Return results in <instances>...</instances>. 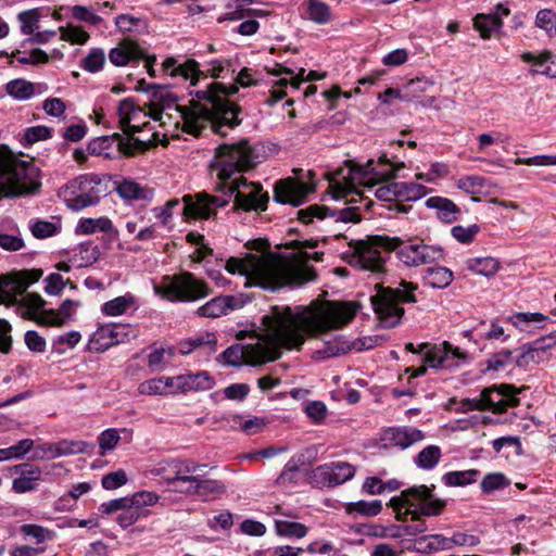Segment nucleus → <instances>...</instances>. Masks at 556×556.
I'll return each instance as SVG.
<instances>
[{
	"label": "nucleus",
	"mask_w": 556,
	"mask_h": 556,
	"mask_svg": "<svg viewBox=\"0 0 556 556\" xmlns=\"http://www.w3.org/2000/svg\"><path fill=\"white\" fill-rule=\"evenodd\" d=\"M358 305L327 301L315 309L294 313L289 306H274L262 317V331L255 343L233 344L223 352L229 366H257L281 356V349H300L305 336L317 337L350 324Z\"/></svg>",
	"instance_id": "1"
},
{
	"label": "nucleus",
	"mask_w": 556,
	"mask_h": 556,
	"mask_svg": "<svg viewBox=\"0 0 556 556\" xmlns=\"http://www.w3.org/2000/svg\"><path fill=\"white\" fill-rule=\"evenodd\" d=\"M256 85V80L252 78L251 70L243 67L236 77V84L226 87L222 83H211L203 90H197L190 94L193 98L188 105H176L180 114L182 131L198 137L210 126L211 129L220 135L226 136L224 128H235L239 126L242 119L239 117L242 110L229 97L236 94L239 86L249 87Z\"/></svg>",
	"instance_id": "2"
},
{
	"label": "nucleus",
	"mask_w": 556,
	"mask_h": 556,
	"mask_svg": "<svg viewBox=\"0 0 556 556\" xmlns=\"http://www.w3.org/2000/svg\"><path fill=\"white\" fill-rule=\"evenodd\" d=\"M350 247L353 252L349 263L374 274L384 273L389 251L395 249L397 257L406 266H420L444 258V250L439 245L418 241L401 244L399 238L375 237L369 241H351Z\"/></svg>",
	"instance_id": "3"
},
{
	"label": "nucleus",
	"mask_w": 556,
	"mask_h": 556,
	"mask_svg": "<svg viewBox=\"0 0 556 556\" xmlns=\"http://www.w3.org/2000/svg\"><path fill=\"white\" fill-rule=\"evenodd\" d=\"M225 268L247 277V283L275 291L285 286H302L316 278L313 267L290 265L271 258L251 255L245 260L229 257Z\"/></svg>",
	"instance_id": "4"
},
{
	"label": "nucleus",
	"mask_w": 556,
	"mask_h": 556,
	"mask_svg": "<svg viewBox=\"0 0 556 556\" xmlns=\"http://www.w3.org/2000/svg\"><path fill=\"white\" fill-rule=\"evenodd\" d=\"M404 166L403 162H391L386 154L379 156L378 161L368 160L364 165L348 161L346 174L342 169L338 173L340 178L330 181L332 197L342 199L350 193L359 194L356 190L357 186L374 187L379 182L390 180Z\"/></svg>",
	"instance_id": "5"
},
{
	"label": "nucleus",
	"mask_w": 556,
	"mask_h": 556,
	"mask_svg": "<svg viewBox=\"0 0 556 556\" xmlns=\"http://www.w3.org/2000/svg\"><path fill=\"white\" fill-rule=\"evenodd\" d=\"M41 184L38 168L0 147V200L36 193Z\"/></svg>",
	"instance_id": "6"
},
{
	"label": "nucleus",
	"mask_w": 556,
	"mask_h": 556,
	"mask_svg": "<svg viewBox=\"0 0 556 556\" xmlns=\"http://www.w3.org/2000/svg\"><path fill=\"white\" fill-rule=\"evenodd\" d=\"M375 289L376 294L370 296V302L377 317L388 328L395 327L404 315L401 303L417 302L415 291L418 286L413 282L402 280L396 288L377 283Z\"/></svg>",
	"instance_id": "7"
},
{
	"label": "nucleus",
	"mask_w": 556,
	"mask_h": 556,
	"mask_svg": "<svg viewBox=\"0 0 556 556\" xmlns=\"http://www.w3.org/2000/svg\"><path fill=\"white\" fill-rule=\"evenodd\" d=\"M261 162V149L242 139L237 143L220 144L216 149L213 167L220 180H228L232 175L247 172Z\"/></svg>",
	"instance_id": "8"
},
{
	"label": "nucleus",
	"mask_w": 556,
	"mask_h": 556,
	"mask_svg": "<svg viewBox=\"0 0 556 556\" xmlns=\"http://www.w3.org/2000/svg\"><path fill=\"white\" fill-rule=\"evenodd\" d=\"M517 393L516 388L510 384L486 388L479 397L466 400L464 406L467 409L490 410L495 417H485V419L495 424H505L511 421L515 416L508 412V408L517 407L520 403Z\"/></svg>",
	"instance_id": "9"
},
{
	"label": "nucleus",
	"mask_w": 556,
	"mask_h": 556,
	"mask_svg": "<svg viewBox=\"0 0 556 556\" xmlns=\"http://www.w3.org/2000/svg\"><path fill=\"white\" fill-rule=\"evenodd\" d=\"M315 462V457L311 454L292 456L277 478V482L279 484L296 483L300 476H306L308 483L315 488H332L330 464L312 468Z\"/></svg>",
	"instance_id": "10"
},
{
	"label": "nucleus",
	"mask_w": 556,
	"mask_h": 556,
	"mask_svg": "<svg viewBox=\"0 0 556 556\" xmlns=\"http://www.w3.org/2000/svg\"><path fill=\"white\" fill-rule=\"evenodd\" d=\"M102 180L94 174L80 175L60 189L59 195L68 208L80 211L99 203L104 192Z\"/></svg>",
	"instance_id": "11"
},
{
	"label": "nucleus",
	"mask_w": 556,
	"mask_h": 556,
	"mask_svg": "<svg viewBox=\"0 0 556 556\" xmlns=\"http://www.w3.org/2000/svg\"><path fill=\"white\" fill-rule=\"evenodd\" d=\"M163 70L172 77H181L189 80L191 86H195L201 78L224 77L223 73L226 68L231 66L230 60L213 59L205 63V70L200 68V63L194 59H188L184 63H178L175 58H167L163 64Z\"/></svg>",
	"instance_id": "12"
},
{
	"label": "nucleus",
	"mask_w": 556,
	"mask_h": 556,
	"mask_svg": "<svg viewBox=\"0 0 556 556\" xmlns=\"http://www.w3.org/2000/svg\"><path fill=\"white\" fill-rule=\"evenodd\" d=\"M445 504V501L433 496L432 489L421 484L402 491L401 495L393 496L388 505L397 513L396 517L400 519L403 507L419 508L422 516H438L442 513Z\"/></svg>",
	"instance_id": "13"
},
{
	"label": "nucleus",
	"mask_w": 556,
	"mask_h": 556,
	"mask_svg": "<svg viewBox=\"0 0 556 556\" xmlns=\"http://www.w3.org/2000/svg\"><path fill=\"white\" fill-rule=\"evenodd\" d=\"M166 279L168 282L162 288V294L170 302H194L211 293L207 283L189 271Z\"/></svg>",
	"instance_id": "14"
},
{
	"label": "nucleus",
	"mask_w": 556,
	"mask_h": 556,
	"mask_svg": "<svg viewBox=\"0 0 556 556\" xmlns=\"http://www.w3.org/2000/svg\"><path fill=\"white\" fill-rule=\"evenodd\" d=\"M229 190L235 193L237 210L255 213L267 210L269 194L260 182H249L244 177H240L231 182Z\"/></svg>",
	"instance_id": "15"
},
{
	"label": "nucleus",
	"mask_w": 556,
	"mask_h": 556,
	"mask_svg": "<svg viewBox=\"0 0 556 556\" xmlns=\"http://www.w3.org/2000/svg\"><path fill=\"white\" fill-rule=\"evenodd\" d=\"M420 352L424 362L431 368L458 367L468 362V354L447 341L440 344L421 343Z\"/></svg>",
	"instance_id": "16"
},
{
	"label": "nucleus",
	"mask_w": 556,
	"mask_h": 556,
	"mask_svg": "<svg viewBox=\"0 0 556 556\" xmlns=\"http://www.w3.org/2000/svg\"><path fill=\"white\" fill-rule=\"evenodd\" d=\"M116 142L118 151L127 156H132L137 151H143L147 143L138 138H125L119 134L113 136H103L92 139L87 147V152L91 155L111 157V147Z\"/></svg>",
	"instance_id": "17"
},
{
	"label": "nucleus",
	"mask_w": 556,
	"mask_h": 556,
	"mask_svg": "<svg viewBox=\"0 0 556 556\" xmlns=\"http://www.w3.org/2000/svg\"><path fill=\"white\" fill-rule=\"evenodd\" d=\"M181 201L184 203L182 215L194 219H207L215 215L218 207H224L228 203L223 197L208 195L205 192H199L194 195L186 194Z\"/></svg>",
	"instance_id": "18"
},
{
	"label": "nucleus",
	"mask_w": 556,
	"mask_h": 556,
	"mask_svg": "<svg viewBox=\"0 0 556 556\" xmlns=\"http://www.w3.org/2000/svg\"><path fill=\"white\" fill-rule=\"evenodd\" d=\"M35 448V452H85L87 450H93V443H87L84 441L75 440H62L55 443H37L30 439H23L16 444L0 448V452H30Z\"/></svg>",
	"instance_id": "19"
},
{
	"label": "nucleus",
	"mask_w": 556,
	"mask_h": 556,
	"mask_svg": "<svg viewBox=\"0 0 556 556\" xmlns=\"http://www.w3.org/2000/svg\"><path fill=\"white\" fill-rule=\"evenodd\" d=\"M119 128L126 135L125 138H134V134L141 131L149 122L142 119L148 117V114L131 99H124L118 104Z\"/></svg>",
	"instance_id": "20"
},
{
	"label": "nucleus",
	"mask_w": 556,
	"mask_h": 556,
	"mask_svg": "<svg viewBox=\"0 0 556 556\" xmlns=\"http://www.w3.org/2000/svg\"><path fill=\"white\" fill-rule=\"evenodd\" d=\"M327 216L334 217L337 222L358 223L361 215L356 207H345L338 212H331L328 207L319 204H312L305 208L298 211V218L303 224H311L315 219L323 220Z\"/></svg>",
	"instance_id": "21"
},
{
	"label": "nucleus",
	"mask_w": 556,
	"mask_h": 556,
	"mask_svg": "<svg viewBox=\"0 0 556 556\" xmlns=\"http://www.w3.org/2000/svg\"><path fill=\"white\" fill-rule=\"evenodd\" d=\"M159 501V495L150 491L136 492L130 496L128 507L123 508L116 517V522L126 529L132 526L140 518L142 508L146 506H152Z\"/></svg>",
	"instance_id": "22"
},
{
	"label": "nucleus",
	"mask_w": 556,
	"mask_h": 556,
	"mask_svg": "<svg viewBox=\"0 0 556 556\" xmlns=\"http://www.w3.org/2000/svg\"><path fill=\"white\" fill-rule=\"evenodd\" d=\"M424 439V433L415 428H389L381 432L379 443L380 450L397 447L405 450Z\"/></svg>",
	"instance_id": "23"
},
{
	"label": "nucleus",
	"mask_w": 556,
	"mask_h": 556,
	"mask_svg": "<svg viewBox=\"0 0 556 556\" xmlns=\"http://www.w3.org/2000/svg\"><path fill=\"white\" fill-rule=\"evenodd\" d=\"M309 190L308 187L293 178L278 180L274 188V200L281 204L301 205Z\"/></svg>",
	"instance_id": "24"
},
{
	"label": "nucleus",
	"mask_w": 556,
	"mask_h": 556,
	"mask_svg": "<svg viewBox=\"0 0 556 556\" xmlns=\"http://www.w3.org/2000/svg\"><path fill=\"white\" fill-rule=\"evenodd\" d=\"M244 300L242 295H219L215 296L197 309V315L201 317L217 318L226 315L229 311L242 307Z\"/></svg>",
	"instance_id": "25"
},
{
	"label": "nucleus",
	"mask_w": 556,
	"mask_h": 556,
	"mask_svg": "<svg viewBox=\"0 0 556 556\" xmlns=\"http://www.w3.org/2000/svg\"><path fill=\"white\" fill-rule=\"evenodd\" d=\"M510 11L503 4L496 7L492 14L479 13L473 18V27L480 33L481 38L489 39L502 28V17L509 15Z\"/></svg>",
	"instance_id": "26"
},
{
	"label": "nucleus",
	"mask_w": 556,
	"mask_h": 556,
	"mask_svg": "<svg viewBox=\"0 0 556 556\" xmlns=\"http://www.w3.org/2000/svg\"><path fill=\"white\" fill-rule=\"evenodd\" d=\"M144 56V50L130 39L121 41L109 52V60L115 66H125L131 61H139Z\"/></svg>",
	"instance_id": "27"
},
{
	"label": "nucleus",
	"mask_w": 556,
	"mask_h": 556,
	"mask_svg": "<svg viewBox=\"0 0 556 556\" xmlns=\"http://www.w3.org/2000/svg\"><path fill=\"white\" fill-rule=\"evenodd\" d=\"M25 293V285H20L15 274L0 276V304H17V296Z\"/></svg>",
	"instance_id": "28"
},
{
	"label": "nucleus",
	"mask_w": 556,
	"mask_h": 556,
	"mask_svg": "<svg viewBox=\"0 0 556 556\" xmlns=\"http://www.w3.org/2000/svg\"><path fill=\"white\" fill-rule=\"evenodd\" d=\"M79 306V302L73 300H65L58 311L49 309L41 312V318L38 324L48 326H62L65 319L71 318Z\"/></svg>",
	"instance_id": "29"
},
{
	"label": "nucleus",
	"mask_w": 556,
	"mask_h": 556,
	"mask_svg": "<svg viewBox=\"0 0 556 556\" xmlns=\"http://www.w3.org/2000/svg\"><path fill=\"white\" fill-rule=\"evenodd\" d=\"M426 206L437 211L440 220L451 224L457 219L460 210L450 199L443 197H431L426 200Z\"/></svg>",
	"instance_id": "30"
},
{
	"label": "nucleus",
	"mask_w": 556,
	"mask_h": 556,
	"mask_svg": "<svg viewBox=\"0 0 556 556\" xmlns=\"http://www.w3.org/2000/svg\"><path fill=\"white\" fill-rule=\"evenodd\" d=\"M114 324L100 326L88 341V350L93 353L104 352L115 345L113 338Z\"/></svg>",
	"instance_id": "31"
},
{
	"label": "nucleus",
	"mask_w": 556,
	"mask_h": 556,
	"mask_svg": "<svg viewBox=\"0 0 556 556\" xmlns=\"http://www.w3.org/2000/svg\"><path fill=\"white\" fill-rule=\"evenodd\" d=\"M178 381L182 382V392L206 391L215 386L214 378L207 371L179 375Z\"/></svg>",
	"instance_id": "32"
},
{
	"label": "nucleus",
	"mask_w": 556,
	"mask_h": 556,
	"mask_svg": "<svg viewBox=\"0 0 556 556\" xmlns=\"http://www.w3.org/2000/svg\"><path fill=\"white\" fill-rule=\"evenodd\" d=\"M303 8V15L315 24L324 25L332 18L329 5L320 0H306Z\"/></svg>",
	"instance_id": "33"
},
{
	"label": "nucleus",
	"mask_w": 556,
	"mask_h": 556,
	"mask_svg": "<svg viewBox=\"0 0 556 556\" xmlns=\"http://www.w3.org/2000/svg\"><path fill=\"white\" fill-rule=\"evenodd\" d=\"M521 58L527 63H533L534 65L542 67V70L536 71V73L547 77H556V55L552 52L543 51L539 55L526 52Z\"/></svg>",
	"instance_id": "34"
},
{
	"label": "nucleus",
	"mask_w": 556,
	"mask_h": 556,
	"mask_svg": "<svg viewBox=\"0 0 556 556\" xmlns=\"http://www.w3.org/2000/svg\"><path fill=\"white\" fill-rule=\"evenodd\" d=\"M137 299L131 293L114 298L101 306V312L106 316H121L129 308H137Z\"/></svg>",
	"instance_id": "35"
},
{
	"label": "nucleus",
	"mask_w": 556,
	"mask_h": 556,
	"mask_svg": "<svg viewBox=\"0 0 556 556\" xmlns=\"http://www.w3.org/2000/svg\"><path fill=\"white\" fill-rule=\"evenodd\" d=\"M269 73H271L275 76H279L282 74L291 75L292 77H291L290 81H288L287 79H281L280 85L286 86L288 83H290L293 88H299L303 80H307V81L319 80V79H323L326 75L325 73L320 74L316 71H309L307 76L304 78V73H305L304 68H300V72L296 75H294V71H292L281 64H276L275 68L271 70Z\"/></svg>",
	"instance_id": "36"
},
{
	"label": "nucleus",
	"mask_w": 556,
	"mask_h": 556,
	"mask_svg": "<svg viewBox=\"0 0 556 556\" xmlns=\"http://www.w3.org/2000/svg\"><path fill=\"white\" fill-rule=\"evenodd\" d=\"M453 271L444 266H434L426 269L422 277L425 285L434 289H444L453 281Z\"/></svg>",
	"instance_id": "37"
},
{
	"label": "nucleus",
	"mask_w": 556,
	"mask_h": 556,
	"mask_svg": "<svg viewBox=\"0 0 556 556\" xmlns=\"http://www.w3.org/2000/svg\"><path fill=\"white\" fill-rule=\"evenodd\" d=\"M225 492V485L217 480L198 479L193 483V493L202 497L204 501H210L217 495Z\"/></svg>",
	"instance_id": "38"
},
{
	"label": "nucleus",
	"mask_w": 556,
	"mask_h": 556,
	"mask_svg": "<svg viewBox=\"0 0 556 556\" xmlns=\"http://www.w3.org/2000/svg\"><path fill=\"white\" fill-rule=\"evenodd\" d=\"M350 341L344 337H336L332 340L325 342L324 348L317 350L315 355L318 359L340 356L350 352Z\"/></svg>",
	"instance_id": "39"
},
{
	"label": "nucleus",
	"mask_w": 556,
	"mask_h": 556,
	"mask_svg": "<svg viewBox=\"0 0 556 556\" xmlns=\"http://www.w3.org/2000/svg\"><path fill=\"white\" fill-rule=\"evenodd\" d=\"M467 268L485 277L494 276L500 269V262L494 257H475L467 261Z\"/></svg>",
	"instance_id": "40"
},
{
	"label": "nucleus",
	"mask_w": 556,
	"mask_h": 556,
	"mask_svg": "<svg viewBox=\"0 0 556 556\" xmlns=\"http://www.w3.org/2000/svg\"><path fill=\"white\" fill-rule=\"evenodd\" d=\"M118 195L126 200H147L151 192L134 180H123L116 187Z\"/></svg>",
	"instance_id": "41"
},
{
	"label": "nucleus",
	"mask_w": 556,
	"mask_h": 556,
	"mask_svg": "<svg viewBox=\"0 0 556 556\" xmlns=\"http://www.w3.org/2000/svg\"><path fill=\"white\" fill-rule=\"evenodd\" d=\"M7 93L15 100H28L35 94V85L22 78L10 80L5 85Z\"/></svg>",
	"instance_id": "42"
},
{
	"label": "nucleus",
	"mask_w": 556,
	"mask_h": 556,
	"mask_svg": "<svg viewBox=\"0 0 556 556\" xmlns=\"http://www.w3.org/2000/svg\"><path fill=\"white\" fill-rule=\"evenodd\" d=\"M17 304L26 308V312L23 314L26 318L38 323V319L41 318V314L38 315L37 312L45 306L46 301L38 293H26L17 301Z\"/></svg>",
	"instance_id": "43"
},
{
	"label": "nucleus",
	"mask_w": 556,
	"mask_h": 556,
	"mask_svg": "<svg viewBox=\"0 0 556 556\" xmlns=\"http://www.w3.org/2000/svg\"><path fill=\"white\" fill-rule=\"evenodd\" d=\"M450 539L441 534L425 535L415 541V548L418 552L427 553L442 548H448Z\"/></svg>",
	"instance_id": "44"
},
{
	"label": "nucleus",
	"mask_w": 556,
	"mask_h": 556,
	"mask_svg": "<svg viewBox=\"0 0 556 556\" xmlns=\"http://www.w3.org/2000/svg\"><path fill=\"white\" fill-rule=\"evenodd\" d=\"M480 471L477 469L450 471L442 478L443 482L448 486H464L477 481Z\"/></svg>",
	"instance_id": "45"
},
{
	"label": "nucleus",
	"mask_w": 556,
	"mask_h": 556,
	"mask_svg": "<svg viewBox=\"0 0 556 556\" xmlns=\"http://www.w3.org/2000/svg\"><path fill=\"white\" fill-rule=\"evenodd\" d=\"M345 510L350 515L357 514L361 516L374 517L381 513L382 503L379 500H375L371 502H367V501L352 502L346 505Z\"/></svg>",
	"instance_id": "46"
},
{
	"label": "nucleus",
	"mask_w": 556,
	"mask_h": 556,
	"mask_svg": "<svg viewBox=\"0 0 556 556\" xmlns=\"http://www.w3.org/2000/svg\"><path fill=\"white\" fill-rule=\"evenodd\" d=\"M112 227L113 224L108 217L84 218L79 220L76 231L83 235H90L97 231H110Z\"/></svg>",
	"instance_id": "47"
},
{
	"label": "nucleus",
	"mask_w": 556,
	"mask_h": 556,
	"mask_svg": "<svg viewBox=\"0 0 556 556\" xmlns=\"http://www.w3.org/2000/svg\"><path fill=\"white\" fill-rule=\"evenodd\" d=\"M412 514V525L399 526L397 534H391V538H402L404 535L415 536L417 534L424 533L427 530L426 522L420 518L422 515L419 511V508H415L414 510H408L406 514Z\"/></svg>",
	"instance_id": "48"
},
{
	"label": "nucleus",
	"mask_w": 556,
	"mask_h": 556,
	"mask_svg": "<svg viewBox=\"0 0 556 556\" xmlns=\"http://www.w3.org/2000/svg\"><path fill=\"white\" fill-rule=\"evenodd\" d=\"M275 529L278 535L302 539L307 534V527L303 523L288 520H276Z\"/></svg>",
	"instance_id": "49"
},
{
	"label": "nucleus",
	"mask_w": 556,
	"mask_h": 556,
	"mask_svg": "<svg viewBox=\"0 0 556 556\" xmlns=\"http://www.w3.org/2000/svg\"><path fill=\"white\" fill-rule=\"evenodd\" d=\"M511 481L502 472H490L483 477L480 486L483 493L490 494L494 491L509 486Z\"/></svg>",
	"instance_id": "50"
},
{
	"label": "nucleus",
	"mask_w": 556,
	"mask_h": 556,
	"mask_svg": "<svg viewBox=\"0 0 556 556\" xmlns=\"http://www.w3.org/2000/svg\"><path fill=\"white\" fill-rule=\"evenodd\" d=\"M393 188H397L399 199L405 201H416L427 193V188L417 182H397Z\"/></svg>",
	"instance_id": "51"
},
{
	"label": "nucleus",
	"mask_w": 556,
	"mask_h": 556,
	"mask_svg": "<svg viewBox=\"0 0 556 556\" xmlns=\"http://www.w3.org/2000/svg\"><path fill=\"white\" fill-rule=\"evenodd\" d=\"M100 250L94 243L87 241L78 245L75 258L79 261L78 266H88L98 261Z\"/></svg>",
	"instance_id": "52"
},
{
	"label": "nucleus",
	"mask_w": 556,
	"mask_h": 556,
	"mask_svg": "<svg viewBox=\"0 0 556 556\" xmlns=\"http://www.w3.org/2000/svg\"><path fill=\"white\" fill-rule=\"evenodd\" d=\"M330 475L332 485H339L352 479L355 475V468L345 462L330 463Z\"/></svg>",
	"instance_id": "53"
},
{
	"label": "nucleus",
	"mask_w": 556,
	"mask_h": 556,
	"mask_svg": "<svg viewBox=\"0 0 556 556\" xmlns=\"http://www.w3.org/2000/svg\"><path fill=\"white\" fill-rule=\"evenodd\" d=\"M0 248L8 252H16L25 248V242L17 229L9 232L4 227H1Z\"/></svg>",
	"instance_id": "54"
},
{
	"label": "nucleus",
	"mask_w": 556,
	"mask_h": 556,
	"mask_svg": "<svg viewBox=\"0 0 556 556\" xmlns=\"http://www.w3.org/2000/svg\"><path fill=\"white\" fill-rule=\"evenodd\" d=\"M40 12L38 9L23 11L17 15L18 21L21 22V31L24 35H35V33L39 29V20Z\"/></svg>",
	"instance_id": "55"
},
{
	"label": "nucleus",
	"mask_w": 556,
	"mask_h": 556,
	"mask_svg": "<svg viewBox=\"0 0 556 556\" xmlns=\"http://www.w3.org/2000/svg\"><path fill=\"white\" fill-rule=\"evenodd\" d=\"M105 64V52L101 48L90 49L87 56L81 61V68L89 73H97L103 68Z\"/></svg>",
	"instance_id": "56"
},
{
	"label": "nucleus",
	"mask_w": 556,
	"mask_h": 556,
	"mask_svg": "<svg viewBox=\"0 0 556 556\" xmlns=\"http://www.w3.org/2000/svg\"><path fill=\"white\" fill-rule=\"evenodd\" d=\"M514 351L502 350L492 354L485 362L486 370L498 371L505 369L514 362Z\"/></svg>",
	"instance_id": "57"
},
{
	"label": "nucleus",
	"mask_w": 556,
	"mask_h": 556,
	"mask_svg": "<svg viewBox=\"0 0 556 556\" xmlns=\"http://www.w3.org/2000/svg\"><path fill=\"white\" fill-rule=\"evenodd\" d=\"M432 86V81L425 77H417L415 79L409 80L404 86L405 96H407L406 101H412L418 98L421 93L426 92Z\"/></svg>",
	"instance_id": "58"
},
{
	"label": "nucleus",
	"mask_w": 556,
	"mask_h": 556,
	"mask_svg": "<svg viewBox=\"0 0 556 556\" xmlns=\"http://www.w3.org/2000/svg\"><path fill=\"white\" fill-rule=\"evenodd\" d=\"M535 24L538 27L544 29L548 36L556 35V12L543 9L540 10L535 17Z\"/></svg>",
	"instance_id": "59"
},
{
	"label": "nucleus",
	"mask_w": 556,
	"mask_h": 556,
	"mask_svg": "<svg viewBox=\"0 0 556 556\" xmlns=\"http://www.w3.org/2000/svg\"><path fill=\"white\" fill-rule=\"evenodd\" d=\"M486 179L472 175V176H466L462 177L457 180V187L467 193L470 194H478L481 193L485 187Z\"/></svg>",
	"instance_id": "60"
},
{
	"label": "nucleus",
	"mask_w": 556,
	"mask_h": 556,
	"mask_svg": "<svg viewBox=\"0 0 556 556\" xmlns=\"http://www.w3.org/2000/svg\"><path fill=\"white\" fill-rule=\"evenodd\" d=\"M59 33L62 40L73 45H83L89 39L88 33L76 26L59 27Z\"/></svg>",
	"instance_id": "61"
},
{
	"label": "nucleus",
	"mask_w": 556,
	"mask_h": 556,
	"mask_svg": "<svg viewBox=\"0 0 556 556\" xmlns=\"http://www.w3.org/2000/svg\"><path fill=\"white\" fill-rule=\"evenodd\" d=\"M21 533L40 544L51 539V531L38 525L26 523L21 527Z\"/></svg>",
	"instance_id": "62"
},
{
	"label": "nucleus",
	"mask_w": 556,
	"mask_h": 556,
	"mask_svg": "<svg viewBox=\"0 0 556 556\" xmlns=\"http://www.w3.org/2000/svg\"><path fill=\"white\" fill-rule=\"evenodd\" d=\"M516 165H528V166H555L556 154H540L531 157H516L514 160Z\"/></svg>",
	"instance_id": "63"
},
{
	"label": "nucleus",
	"mask_w": 556,
	"mask_h": 556,
	"mask_svg": "<svg viewBox=\"0 0 556 556\" xmlns=\"http://www.w3.org/2000/svg\"><path fill=\"white\" fill-rule=\"evenodd\" d=\"M128 481L127 475L124 470L109 472L102 477L101 484L105 490H116Z\"/></svg>",
	"instance_id": "64"
}]
</instances>
